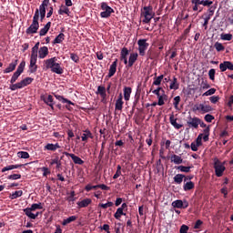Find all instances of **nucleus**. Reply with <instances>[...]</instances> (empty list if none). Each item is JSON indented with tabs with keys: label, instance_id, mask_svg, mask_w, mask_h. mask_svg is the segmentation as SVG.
<instances>
[{
	"label": "nucleus",
	"instance_id": "f257e3e1",
	"mask_svg": "<svg viewBox=\"0 0 233 233\" xmlns=\"http://www.w3.org/2000/svg\"><path fill=\"white\" fill-rule=\"evenodd\" d=\"M44 66L46 70H50L53 74H58L61 76L65 72V69L61 66V64L57 63V57L54 56L44 61Z\"/></svg>",
	"mask_w": 233,
	"mask_h": 233
},
{
	"label": "nucleus",
	"instance_id": "f03ea898",
	"mask_svg": "<svg viewBox=\"0 0 233 233\" xmlns=\"http://www.w3.org/2000/svg\"><path fill=\"white\" fill-rule=\"evenodd\" d=\"M141 17H144L142 20V23L144 25H148L152 19H154V15H156V13H154V8L151 5L144 6L143 10H141Z\"/></svg>",
	"mask_w": 233,
	"mask_h": 233
},
{
	"label": "nucleus",
	"instance_id": "7ed1b4c3",
	"mask_svg": "<svg viewBox=\"0 0 233 233\" xmlns=\"http://www.w3.org/2000/svg\"><path fill=\"white\" fill-rule=\"evenodd\" d=\"M39 30V9H35V15L33 16V22L30 26L25 30V34L28 35L32 34H37Z\"/></svg>",
	"mask_w": 233,
	"mask_h": 233
},
{
	"label": "nucleus",
	"instance_id": "20e7f679",
	"mask_svg": "<svg viewBox=\"0 0 233 233\" xmlns=\"http://www.w3.org/2000/svg\"><path fill=\"white\" fill-rule=\"evenodd\" d=\"M33 82H34V78L25 77L20 82L11 85L9 88L10 90H12V92H15V90H19L21 88H25V86H28V85H32Z\"/></svg>",
	"mask_w": 233,
	"mask_h": 233
},
{
	"label": "nucleus",
	"instance_id": "39448f33",
	"mask_svg": "<svg viewBox=\"0 0 233 233\" xmlns=\"http://www.w3.org/2000/svg\"><path fill=\"white\" fill-rule=\"evenodd\" d=\"M213 162V168H215L217 177H221L226 170L225 163H222L218 157H215Z\"/></svg>",
	"mask_w": 233,
	"mask_h": 233
},
{
	"label": "nucleus",
	"instance_id": "423d86ee",
	"mask_svg": "<svg viewBox=\"0 0 233 233\" xmlns=\"http://www.w3.org/2000/svg\"><path fill=\"white\" fill-rule=\"evenodd\" d=\"M35 210H43V204L41 202L38 204H32L30 208H25L24 212L27 218H30V219H35V216L32 213Z\"/></svg>",
	"mask_w": 233,
	"mask_h": 233
},
{
	"label": "nucleus",
	"instance_id": "0eeeda50",
	"mask_svg": "<svg viewBox=\"0 0 233 233\" xmlns=\"http://www.w3.org/2000/svg\"><path fill=\"white\" fill-rule=\"evenodd\" d=\"M100 8L103 10V12L100 13V17H102V19H108V17H110V15L116 12L106 2L101 3Z\"/></svg>",
	"mask_w": 233,
	"mask_h": 233
},
{
	"label": "nucleus",
	"instance_id": "6e6552de",
	"mask_svg": "<svg viewBox=\"0 0 233 233\" xmlns=\"http://www.w3.org/2000/svg\"><path fill=\"white\" fill-rule=\"evenodd\" d=\"M25 66H26V63L25 61H22L19 64L16 71L14 73V75L11 77V80H10L11 85H15L14 83H15V81H17V79H19V76H21V74L23 72H25Z\"/></svg>",
	"mask_w": 233,
	"mask_h": 233
},
{
	"label": "nucleus",
	"instance_id": "1a4fd4ad",
	"mask_svg": "<svg viewBox=\"0 0 233 233\" xmlns=\"http://www.w3.org/2000/svg\"><path fill=\"white\" fill-rule=\"evenodd\" d=\"M137 45L139 56L142 57L145 56V54H147V50H148V46H150V45L147 43V39H139L137 41Z\"/></svg>",
	"mask_w": 233,
	"mask_h": 233
},
{
	"label": "nucleus",
	"instance_id": "9d476101",
	"mask_svg": "<svg viewBox=\"0 0 233 233\" xmlns=\"http://www.w3.org/2000/svg\"><path fill=\"white\" fill-rule=\"evenodd\" d=\"M199 123H201V119H199L197 116H194V117L189 116L187 121V125L188 128L198 129V128H199Z\"/></svg>",
	"mask_w": 233,
	"mask_h": 233
},
{
	"label": "nucleus",
	"instance_id": "9b49d317",
	"mask_svg": "<svg viewBox=\"0 0 233 233\" xmlns=\"http://www.w3.org/2000/svg\"><path fill=\"white\" fill-rule=\"evenodd\" d=\"M194 110H198L202 114H208V112H212V106L210 105L199 104L194 106Z\"/></svg>",
	"mask_w": 233,
	"mask_h": 233
},
{
	"label": "nucleus",
	"instance_id": "f8f14e48",
	"mask_svg": "<svg viewBox=\"0 0 233 233\" xmlns=\"http://www.w3.org/2000/svg\"><path fill=\"white\" fill-rule=\"evenodd\" d=\"M64 156H66L67 157H71V159L73 160V162L75 163V165H84L85 161H83V159H81V157L72 154V153H68L66 151L63 152Z\"/></svg>",
	"mask_w": 233,
	"mask_h": 233
},
{
	"label": "nucleus",
	"instance_id": "ddd939ff",
	"mask_svg": "<svg viewBox=\"0 0 233 233\" xmlns=\"http://www.w3.org/2000/svg\"><path fill=\"white\" fill-rule=\"evenodd\" d=\"M220 72H227V70H233V64L230 61H224L219 65Z\"/></svg>",
	"mask_w": 233,
	"mask_h": 233
},
{
	"label": "nucleus",
	"instance_id": "4468645a",
	"mask_svg": "<svg viewBox=\"0 0 233 233\" xmlns=\"http://www.w3.org/2000/svg\"><path fill=\"white\" fill-rule=\"evenodd\" d=\"M29 71L31 74L37 72V58L30 57Z\"/></svg>",
	"mask_w": 233,
	"mask_h": 233
},
{
	"label": "nucleus",
	"instance_id": "2eb2a0df",
	"mask_svg": "<svg viewBox=\"0 0 233 233\" xmlns=\"http://www.w3.org/2000/svg\"><path fill=\"white\" fill-rule=\"evenodd\" d=\"M50 5V0H43L42 4L39 5L38 15L46 14V8Z\"/></svg>",
	"mask_w": 233,
	"mask_h": 233
},
{
	"label": "nucleus",
	"instance_id": "dca6fc26",
	"mask_svg": "<svg viewBox=\"0 0 233 233\" xmlns=\"http://www.w3.org/2000/svg\"><path fill=\"white\" fill-rule=\"evenodd\" d=\"M123 105H125V102H123V94L120 93L115 104V110H123Z\"/></svg>",
	"mask_w": 233,
	"mask_h": 233
},
{
	"label": "nucleus",
	"instance_id": "f3484780",
	"mask_svg": "<svg viewBox=\"0 0 233 233\" xmlns=\"http://www.w3.org/2000/svg\"><path fill=\"white\" fill-rule=\"evenodd\" d=\"M128 56V49L127 47H123L120 53V61H123L124 64L128 65V59L127 56Z\"/></svg>",
	"mask_w": 233,
	"mask_h": 233
},
{
	"label": "nucleus",
	"instance_id": "a211bd4d",
	"mask_svg": "<svg viewBox=\"0 0 233 233\" xmlns=\"http://www.w3.org/2000/svg\"><path fill=\"white\" fill-rule=\"evenodd\" d=\"M49 51L47 46H42L38 49V57L39 59H45L48 56Z\"/></svg>",
	"mask_w": 233,
	"mask_h": 233
},
{
	"label": "nucleus",
	"instance_id": "6ab92c4d",
	"mask_svg": "<svg viewBox=\"0 0 233 233\" xmlns=\"http://www.w3.org/2000/svg\"><path fill=\"white\" fill-rule=\"evenodd\" d=\"M116 71H117V58L115 59V61L112 63V65L109 67L108 77H113V76H115Z\"/></svg>",
	"mask_w": 233,
	"mask_h": 233
},
{
	"label": "nucleus",
	"instance_id": "aec40b11",
	"mask_svg": "<svg viewBox=\"0 0 233 233\" xmlns=\"http://www.w3.org/2000/svg\"><path fill=\"white\" fill-rule=\"evenodd\" d=\"M69 6H66V5H61L59 10H58V14L59 15H67V16H70V14H72V12H70V8H68Z\"/></svg>",
	"mask_w": 233,
	"mask_h": 233
},
{
	"label": "nucleus",
	"instance_id": "412c9836",
	"mask_svg": "<svg viewBox=\"0 0 233 233\" xmlns=\"http://www.w3.org/2000/svg\"><path fill=\"white\" fill-rule=\"evenodd\" d=\"M169 121L172 127L176 128L177 130H179V128H183V125L177 124V118L174 117V115H170Z\"/></svg>",
	"mask_w": 233,
	"mask_h": 233
},
{
	"label": "nucleus",
	"instance_id": "4be33fe9",
	"mask_svg": "<svg viewBox=\"0 0 233 233\" xmlns=\"http://www.w3.org/2000/svg\"><path fill=\"white\" fill-rule=\"evenodd\" d=\"M91 204H92V198H86L76 203L79 208H86V207H88V205H91Z\"/></svg>",
	"mask_w": 233,
	"mask_h": 233
},
{
	"label": "nucleus",
	"instance_id": "5701e85b",
	"mask_svg": "<svg viewBox=\"0 0 233 233\" xmlns=\"http://www.w3.org/2000/svg\"><path fill=\"white\" fill-rule=\"evenodd\" d=\"M15 66H17V60H14L9 66L4 70V74H10V72H14L15 70Z\"/></svg>",
	"mask_w": 233,
	"mask_h": 233
},
{
	"label": "nucleus",
	"instance_id": "b1692460",
	"mask_svg": "<svg viewBox=\"0 0 233 233\" xmlns=\"http://www.w3.org/2000/svg\"><path fill=\"white\" fill-rule=\"evenodd\" d=\"M137 53H131L129 56V60H128V64L127 66L129 68H131V66H134V63H136V61H137Z\"/></svg>",
	"mask_w": 233,
	"mask_h": 233
},
{
	"label": "nucleus",
	"instance_id": "393cba45",
	"mask_svg": "<svg viewBox=\"0 0 233 233\" xmlns=\"http://www.w3.org/2000/svg\"><path fill=\"white\" fill-rule=\"evenodd\" d=\"M51 26H52V22H47L46 25L42 29H40L39 35L40 36L46 35Z\"/></svg>",
	"mask_w": 233,
	"mask_h": 233
},
{
	"label": "nucleus",
	"instance_id": "a878e982",
	"mask_svg": "<svg viewBox=\"0 0 233 233\" xmlns=\"http://www.w3.org/2000/svg\"><path fill=\"white\" fill-rule=\"evenodd\" d=\"M170 90H179V82H177V77L173 76V80L169 85Z\"/></svg>",
	"mask_w": 233,
	"mask_h": 233
},
{
	"label": "nucleus",
	"instance_id": "bb28decb",
	"mask_svg": "<svg viewBox=\"0 0 233 233\" xmlns=\"http://www.w3.org/2000/svg\"><path fill=\"white\" fill-rule=\"evenodd\" d=\"M132 94V87H124V99L125 101H130V96Z\"/></svg>",
	"mask_w": 233,
	"mask_h": 233
},
{
	"label": "nucleus",
	"instance_id": "cd10ccee",
	"mask_svg": "<svg viewBox=\"0 0 233 233\" xmlns=\"http://www.w3.org/2000/svg\"><path fill=\"white\" fill-rule=\"evenodd\" d=\"M57 148H61V146H59V143L56 144H47L45 146L46 150H51V152H56Z\"/></svg>",
	"mask_w": 233,
	"mask_h": 233
},
{
	"label": "nucleus",
	"instance_id": "c85d7f7f",
	"mask_svg": "<svg viewBox=\"0 0 233 233\" xmlns=\"http://www.w3.org/2000/svg\"><path fill=\"white\" fill-rule=\"evenodd\" d=\"M171 163H175V165H181L183 163V158L178 155L171 156Z\"/></svg>",
	"mask_w": 233,
	"mask_h": 233
},
{
	"label": "nucleus",
	"instance_id": "c756f323",
	"mask_svg": "<svg viewBox=\"0 0 233 233\" xmlns=\"http://www.w3.org/2000/svg\"><path fill=\"white\" fill-rule=\"evenodd\" d=\"M66 35L63 33H60L53 41V45H61L65 40Z\"/></svg>",
	"mask_w": 233,
	"mask_h": 233
},
{
	"label": "nucleus",
	"instance_id": "7c9ffc66",
	"mask_svg": "<svg viewBox=\"0 0 233 233\" xmlns=\"http://www.w3.org/2000/svg\"><path fill=\"white\" fill-rule=\"evenodd\" d=\"M174 182L177 184V185H181L183 183V179H185V175L183 174H177L175 177H174Z\"/></svg>",
	"mask_w": 233,
	"mask_h": 233
},
{
	"label": "nucleus",
	"instance_id": "2f4dec72",
	"mask_svg": "<svg viewBox=\"0 0 233 233\" xmlns=\"http://www.w3.org/2000/svg\"><path fill=\"white\" fill-rule=\"evenodd\" d=\"M55 97L58 101H61V103H66L67 105H74V102L68 100L67 98H65V96L61 95H55Z\"/></svg>",
	"mask_w": 233,
	"mask_h": 233
},
{
	"label": "nucleus",
	"instance_id": "473e14b6",
	"mask_svg": "<svg viewBox=\"0 0 233 233\" xmlns=\"http://www.w3.org/2000/svg\"><path fill=\"white\" fill-rule=\"evenodd\" d=\"M194 187H196V184L192 181H188L184 184L183 188L185 192H188V190H193Z\"/></svg>",
	"mask_w": 233,
	"mask_h": 233
},
{
	"label": "nucleus",
	"instance_id": "72a5a7b5",
	"mask_svg": "<svg viewBox=\"0 0 233 233\" xmlns=\"http://www.w3.org/2000/svg\"><path fill=\"white\" fill-rule=\"evenodd\" d=\"M77 219L76 216H71L62 221L63 227H66V225H69V223H72Z\"/></svg>",
	"mask_w": 233,
	"mask_h": 233
},
{
	"label": "nucleus",
	"instance_id": "f704fd0d",
	"mask_svg": "<svg viewBox=\"0 0 233 233\" xmlns=\"http://www.w3.org/2000/svg\"><path fill=\"white\" fill-rule=\"evenodd\" d=\"M21 167H23L22 164H17V165H10V166H6L5 167L2 168V172H7V170H14L15 168H21Z\"/></svg>",
	"mask_w": 233,
	"mask_h": 233
},
{
	"label": "nucleus",
	"instance_id": "c9c22d12",
	"mask_svg": "<svg viewBox=\"0 0 233 233\" xmlns=\"http://www.w3.org/2000/svg\"><path fill=\"white\" fill-rule=\"evenodd\" d=\"M176 168L177 170H180V172H185L186 174H188V172H190V169L191 168H194V166H188V167H186V166H178V167H176Z\"/></svg>",
	"mask_w": 233,
	"mask_h": 233
},
{
	"label": "nucleus",
	"instance_id": "e433bc0d",
	"mask_svg": "<svg viewBox=\"0 0 233 233\" xmlns=\"http://www.w3.org/2000/svg\"><path fill=\"white\" fill-rule=\"evenodd\" d=\"M94 136H92V132L86 129L85 133L82 135V141H88V138L92 139Z\"/></svg>",
	"mask_w": 233,
	"mask_h": 233
},
{
	"label": "nucleus",
	"instance_id": "4c0bfd02",
	"mask_svg": "<svg viewBox=\"0 0 233 233\" xmlns=\"http://www.w3.org/2000/svg\"><path fill=\"white\" fill-rule=\"evenodd\" d=\"M43 101L47 105V106H52L54 104V96H52V95H48L46 98H43Z\"/></svg>",
	"mask_w": 233,
	"mask_h": 233
},
{
	"label": "nucleus",
	"instance_id": "58836bf2",
	"mask_svg": "<svg viewBox=\"0 0 233 233\" xmlns=\"http://www.w3.org/2000/svg\"><path fill=\"white\" fill-rule=\"evenodd\" d=\"M97 94H99L101 96V97H103V99H105V97H106V89L105 88V86H99L97 87Z\"/></svg>",
	"mask_w": 233,
	"mask_h": 233
},
{
	"label": "nucleus",
	"instance_id": "ea45409f",
	"mask_svg": "<svg viewBox=\"0 0 233 233\" xmlns=\"http://www.w3.org/2000/svg\"><path fill=\"white\" fill-rule=\"evenodd\" d=\"M141 97L140 94H136L135 95V100L133 102V106H132V114H134V110H136V106H137V103H139V99Z\"/></svg>",
	"mask_w": 233,
	"mask_h": 233
},
{
	"label": "nucleus",
	"instance_id": "a19ab883",
	"mask_svg": "<svg viewBox=\"0 0 233 233\" xmlns=\"http://www.w3.org/2000/svg\"><path fill=\"white\" fill-rule=\"evenodd\" d=\"M141 97L140 94H136L135 95V100L133 102V106H132V114H134V110H136V106H137V103H139V99Z\"/></svg>",
	"mask_w": 233,
	"mask_h": 233
},
{
	"label": "nucleus",
	"instance_id": "79ce46f5",
	"mask_svg": "<svg viewBox=\"0 0 233 233\" xmlns=\"http://www.w3.org/2000/svg\"><path fill=\"white\" fill-rule=\"evenodd\" d=\"M164 77H165L164 75H160L159 76L154 78L153 85L155 86H159V85H161V81H163Z\"/></svg>",
	"mask_w": 233,
	"mask_h": 233
},
{
	"label": "nucleus",
	"instance_id": "37998d69",
	"mask_svg": "<svg viewBox=\"0 0 233 233\" xmlns=\"http://www.w3.org/2000/svg\"><path fill=\"white\" fill-rule=\"evenodd\" d=\"M17 157H20L21 159H28L30 157V154L26 151H19L17 153Z\"/></svg>",
	"mask_w": 233,
	"mask_h": 233
},
{
	"label": "nucleus",
	"instance_id": "c03bdc74",
	"mask_svg": "<svg viewBox=\"0 0 233 233\" xmlns=\"http://www.w3.org/2000/svg\"><path fill=\"white\" fill-rule=\"evenodd\" d=\"M122 216H127V214H125V212H123V209L122 208H117L116 209V212L115 213V215H114V218H116V219H121V217Z\"/></svg>",
	"mask_w": 233,
	"mask_h": 233
},
{
	"label": "nucleus",
	"instance_id": "a18cd8bd",
	"mask_svg": "<svg viewBox=\"0 0 233 233\" xmlns=\"http://www.w3.org/2000/svg\"><path fill=\"white\" fill-rule=\"evenodd\" d=\"M172 207L174 208H183V200H175L172 202Z\"/></svg>",
	"mask_w": 233,
	"mask_h": 233
},
{
	"label": "nucleus",
	"instance_id": "49530a36",
	"mask_svg": "<svg viewBox=\"0 0 233 233\" xmlns=\"http://www.w3.org/2000/svg\"><path fill=\"white\" fill-rule=\"evenodd\" d=\"M23 196V190H18L14 192L9 196L10 199H17V198H21Z\"/></svg>",
	"mask_w": 233,
	"mask_h": 233
},
{
	"label": "nucleus",
	"instance_id": "de8ad7c7",
	"mask_svg": "<svg viewBox=\"0 0 233 233\" xmlns=\"http://www.w3.org/2000/svg\"><path fill=\"white\" fill-rule=\"evenodd\" d=\"M179 103H181V96H175L173 105H174L176 110H179Z\"/></svg>",
	"mask_w": 233,
	"mask_h": 233
},
{
	"label": "nucleus",
	"instance_id": "09e8293b",
	"mask_svg": "<svg viewBox=\"0 0 233 233\" xmlns=\"http://www.w3.org/2000/svg\"><path fill=\"white\" fill-rule=\"evenodd\" d=\"M232 34H221L220 35V39L223 41H232Z\"/></svg>",
	"mask_w": 233,
	"mask_h": 233
},
{
	"label": "nucleus",
	"instance_id": "8fccbe9b",
	"mask_svg": "<svg viewBox=\"0 0 233 233\" xmlns=\"http://www.w3.org/2000/svg\"><path fill=\"white\" fill-rule=\"evenodd\" d=\"M214 46L217 52H223L225 50V46L219 42L215 43Z\"/></svg>",
	"mask_w": 233,
	"mask_h": 233
},
{
	"label": "nucleus",
	"instance_id": "3c124183",
	"mask_svg": "<svg viewBox=\"0 0 233 233\" xmlns=\"http://www.w3.org/2000/svg\"><path fill=\"white\" fill-rule=\"evenodd\" d=\"M37 54H39V49L37 47H32L30 57L37 58Z\"/></svg>",
	"mask_w": 233,
	"mask_h": 233
},
{
	"label": "nucleus",
	"instance_id": "603ef678",
	"mask_svg": "<svg viewBox=\"0 0 233 233\" xmlns=\"http://www.w3.org/2000/svg\"><path fill=\"white\" fill-rule=\"evenodd\" d=\"M7 179H11L12 181H15L17 179H21V174H13V175H9L7 177Z\"/></svg>",
	"mask_w": 233,
	"mask_h": 233
},
{
	"label": "nucleus",
	"instance_id": "864d4df0",
	"mask_svg": "<svg viewBox=\"0 0 233 233\" xmlns=\"http://www.w3.org/2000/svg\"><path fill=\"white\" fill-rule=\"evenodd\" d=\"M208 76L211 81H215L216 79V69H210L208 71Z\"/></svg>",
	"mask_w": 233,
	"mask_h": 233
},
{
	"label": "nucleus",
	"instance_id": "5fc2aeb1",
	"mask_svg": "<svg viewBox=\"0 0 233 233\" xmlns=\"http://www.w3.org/2000/svg\"><path fill=\"white\" fill-rule=\"evenodd\" d=\"M216 94V88H210L209 90L206 91L202 96L203 97L208 96H214Z\"/></svg>",
	"mask_w": 233,
	"mask_h": 233
},
{
	"label": "nucleus",
	"instance_id": "6e6d98bb",
	"mask_svg": "<svg viewBox=\"0 0 233 233\" xmlns=\"http://www.w3.org/2000/svg\"><path fill=\"white\" fill-rule=\"evenodd\" d=\"M70 59H72L74 63H79V56L76 53H70Z\"/></svg>",
	"mask_w": 233,
	"mask_h": 233
},
{
	"label": "nucleus",
	"instance_id": "4d7b16f0",
	"mask_svg": "<svg viewBox=\"0 0 233 233\" xmlns=\"http://www.w3.org/2000/svg\"><path fill=\"white\" fill-rule=\"evenodd\" d=\"M202 139H203V134L198 135V137L196 139L195 145L201 147V145H203Z\"/></svg>",
	"mask_w": 233,
	"mask_h": 233
},
{
	"label": "nucleus",
	"instance_id": "13d9d810",
	"mask_svg": "<svg viewBox=\"0 0 233 233\" xmlns=\"http://www.w3.org/2000/svg\"><path fill=\"white\" fill-rule=\"evenodd\" d=\"M98 207H101V208H108L110 207H114V202H107L106 204H99Z\"/></svg>",
	"mask_w": 233,
	"mask_h": 233
},
{
	"label": "nucleus",
	"instance_id": "bf43d9fd",
	"mask_svg": "<svg viewBox=\"0 0 233 233\" xmlns=\"http://www.w3.org/2000/svg\"><path fill=\"white\" fill-rule=\"evenodd\" d=\"M161 92H163V87H157L153 91V94H155V96H157V97H161Z\"/></svg>",
	"mask_w": 233,
	"mask_h": 233
},
{
	"label": "nucleus",
	"instance_id": "052dcab7",
	"mask_svg": "<svg viewBox=\"0 0 233 233\" xmlns=\"http://www.w3.org/2000/svg\"><path fill=\"white\" fill-rule=\"evenodd\" d=\"M105 145H106V143L103 142L102 146H101V150H100V153H99V156H98L99 159H103V156H105Z\"/></svg>",
	"mask_w": 233,
	"mask_h": 233
},
{
	"label": "nucleus",
	"instance_id": "680f3d73",
	"mask_svg": "<svg viewBox=\"0 0 233 233\" xmlns=\"http://www.w3.org/2000/svg\"><path fill=\"white\" fill-rule=\"evenodd\" d=\"M158 102L157 105L158 106H163V105H165V99H167V96H158Z\"/></svg>",
	"mask_w": 233,
	"mask_h": 233
},
{
	"label": "nucleus",
	"instance_id": "e2e57ef3",
	"mask_svg": "<svg viewBox=\"0 0 233 233\" xmlns=\"http://www.w3.org/2000/svg\"><path fill=\"white\" fill-rule=\"evenodd\" d=\"M204 119L207 123H212V121H214V116L208 114L205 116Z\"/></svg>",
	"mask_w": 233,
	"mask_h": 233
},
{
	"label": "nucleus",
	"instance_id": "0e129e2a",
	"mask_svg": "<svg viewBox=\"0 0 233 233\" xmlns=\"http://www.w3.org/2000/svg\"><path fill=\"white\" fill-rule=\"evenodd\" d=\"M201 5L203 6H210V5H214V2H212L210 0H201Z\"/></svg>",
	"mask_w": 233,
	"mask_h": 233
},
{
	"label": "nucleus",
	"instance_id": "69168bd1",
	"mask_svg": "<svg viewBox=\"0 0 233 233\" xmlns=\"http://www.w3.org/2000/svg\"><path fill=\"white\" fill-rule=\"evenodd\" d=\"M179 232L180 233H187V232H188V226H187V225H182L181 227H180V229H179Z\"/></svg>",
	"mask_w": 233,
	"mask_h": 233
},
{
	"label": "nucleus",
	"instance_id": "338daca9",
	"mask_svg": "<svg viewBox=\"0 0 233 233\" xmlns=\"http://www.w3.org/2000/svg\"><path fill=\"white\" fill-rule=\"evenodd\" d=\"M209 101L211 103H213V105H216V103H218V101H219V96H213L209 97Z\"/></svg>",
	"mask_w": 233,
	"mask_h": 233
},
{
	"label": "nucleus",
	"instance_id": "774afa93",
	"mask_svg": "<svg viewBox=\"0 0 233 233\" xmlns=\"http://www.w3.org/2000/svg\"><path fill=\"white\" fill-rule=\"evenodd\" d=\"M203 225V222L201 221V219H198L196 221L195 225H194V228L198 229L201 226Z\"/></svg>",
	"mask_w": 233,
	"mask_h": 233
}]
</instances>
